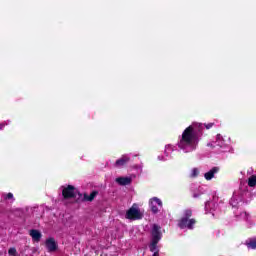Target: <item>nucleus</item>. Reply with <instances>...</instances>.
Segmentation results:
<instances>
[{"mask_svg":"<svg viewBox=\"0 0 256 256\" xmlns=\"http://www.w3.org/2000/svg\"><path fill=\"white\" fill-rule=\"evenodd\" d=\"M213 123L203 124L199 122H193L188 126L182 134L178 137L176 147L183 153H193L199 146L201 136L204 129H211Z\"/></svg>","mask_w":256,"mask_h":256,"instance_id":"f257e3e1","label":"nucleus"},{"mask_svg":"<svg viewBox=\"0 0 256 256\" xmlns=\"http://www.w3.org/2000/svg\"><path fill=\"white\" fill-rule=\"evenodd\" d=\"M211 147L216 153H227L231 151V138L218 134L215 141L211 143Z\"/></svg>","mask_w":256,"mask_h":256,"instance_id":"f03ea898","label":"nucleus"},{"mask_svg":"<svg viewBox=\"0 0 256 256\" xmlns=\"http://www.w3.org/2000/svg\"><path fill=\"white\" fill-rule=\"evenodd\" d=\"M192 215H193V211L189 209L185 210L183 212L182 217L178 221V227H180V229H188L190 231L195 229V223H197V220H195L194 218H191Z\"/></svg>","mask_w":256,"mask_h":256,"instance_id":"7ed1b4c3","label":"nucleus"},{"mask_svg":"<svg viewBox=\"0 0 256 256\" xmlns=\"http://www.w3.org/2000/svg\"><path fill=\"white\" fill-rule=\"evenodd\" d=\"M163 234L161 233V226L154 224L151 230V243L149 245L150 251H157V243L161 241Z\"/></svg>","mask_w":256,"mask_h":256,"instance_id":"20e7f679","label":"nucleus"},{"mask_svg":"<svg viewBox=\"0 0 256 256\" xmlns=\"http://www.w3.org/2000/svg\"><path fill=\"white\" fill-rule=\"evenodd\" d=\"M143 218V213L139 209V205L133 204L131 208L126 212V219L137 221Z\"/></svg>","mask_w":256,"mask_h":256,"instance_id":"39448f33","label":"nucleus"},{"mask_svg":"<svg viewBox=\"0 0 256 256\" xmlns=\"http://www.w3.org/2000/svg\"><path fill=\"white\" fill-rule=\"evenodd\" d=\"M234 215L236 221H245L248 227H251V225H253V221H251V215H249V213H247L246 211L237 209L234 212Z\"/></svg>","mask_w":256,"mask_h":256,"instance_id":"423d86ee","label":"nucleus"},{"mask_svg":"<svg viewBox=\"0 0 256 256\" xmlns=\"http://www.w3.org/2000/svg\"><path fill=\"white\" fill-rule=\"evenodd\" d=\"M249 195V192H234L232 198L230 199V205L233 207V209L237 208V205L241 203V201H245V197Z\"/></svg>","mask_w":256,"mask_h":256,"instance_id":"0eeeda50","label":"nucleus"},{"mask_svg":"<svg viewBox=\"0 0 256 256\" xmlns=\"http://www.w3.org/2000/svg\"><path fill=\"white\" fill-rule=\"evenodd\" d=\"M176 147L172 144L165 145L164 148V155L158 156V161H169V159H172L173 151H175Z\"/></svg>","mask_w":256,"mask_h":256,"instance_id":"6e6552de","label":"nucleus"},{"mask_svg":"<svg viewBox=\"0 0 256 256\" xmlns=\"http://www.w3.org/2000/svg\"><path fill=\"white\" fill-rule=\"evenodd\" d=\"M77 193V189L73 185L62 187V195L64 199H75V197H77Z\"/></svg>","mask_w":256,"mask_h":256,"instance_id":"1a4fd4ad","label":"nucleus"},{"mask_svg":"<svg viewBox=\"0 0 256 256\" xmlns=\"http://www.w3.org/2000/svg\"><path fill=\"white\" fill-rule=\"evenodd\" d=\"M149 207L152 213L156 214L163 209V202L157 197H153L149 200Z\"/></svg>","mask_w":256,"mask_h":256,"instance_id":"9d476101","label":"nucleus"},{"mask_svg":"<svg viewBox=\"0 0 256 256\" xmlns=\"http://www.w3.org/2000/svg\"><path fill=\"white\" fill-rule=\"evenodd\" d=\"M129 161H131V154H125L115 162L114 167H124Z\"/></svg>","mask_w":256,"mask_h":256,"instance_id":"9b49d317","label":"nucleus"},{"mask_svg":"<svg viewBox=\"0 0 256 256\" xmlns=\"http://www.w3.org/2000/svg\"><path fill=\"white\" fill-rule=\"evenodd\" d=\"M217 173H219V168L214 167L204 174V178L206 181H211V179H213Z\"/></svg>","mask_w":256,"mask_h":256,"instance_id":"f8f14e48","label":"nucleus"},{"mask_svg":"<svg viewBox=\"0 0 256 256\" xmlns=\"http://www.w3.org/2000/svg\"><path fill=\"white\" fill-rule=\"evenodd\" d=\"M205 211L206 213H212V215H215L214 211H217V204L213 201L206 202Z\"/></svg>","mask_w":256,"mask_h":256,"instance_id":"ddd939ff","label":"nucleus"},{"mask_svg":"<svg viewBox=\"0 0 256 256\" xmlns=\"http://www.w3.org/2000/svg\"><path fill=\"white\" fill-rule=\"evenodd\" d=\"M131 181H133V178L131 177H118L116 178V183H118V185H131Z\"/></svg>","mask_w":256,"mask_h":256,"instance_id":"4468645a","label":"nucleus"},{"mask_svg":"<svg viewBox=\"0 0 256 256\" xmlns=\"http://www.w3.org/2000/svg\"><path fill=\"white\" fill-rule=\"evenodd\" d=\"M46 247L48 251H55L57 249V243L55 242V239L49 238L46 240Z\"/></svg>","mask_w":256,"mask_h":256,"instance_id":"2eb2a0df","label":"nucleus"},{"mask_svg":"<svg viewBox=\"0 0 256 256\" xmlns=\"http://www.w3.org/2000/svg\"><path fill=\"white\" fill-rule=\"evenodd\" d=\"M30 236L32 237V240L36 243H39L41 241V232L39 230H30Z\"/></svg>","mask_w":256,"mask_h":256,"instance_id":"dca6fc26","label":"nucleus"},{"mask_svg":"<svg viewBox=\"0 0 256 256\" xmlns=\"http://www.w3.org/2000/svg\"><path fill=\"white\" fill-rule=\"evenodd\" d=\"M248 185H249V187L256 186V175H252L248 178Z\"/></svg>","mask_w":256,"mask_h":256,"instance_id":"f3484780","label":"nucleus"},{"mask_svg":"<svg viewBox=\"0 0 256 256\" xmlns=\"http://www.w3.org/2000/svg\"><path fill=\"white\" fill-rule=\"evenodd\" d=\"M97 197V191H93L90 195H85L84 199L85 201H93Z\"/></svg>","mask_w":256,"mask_h":256,"instance_id":"a211bd4d","label":"nucleus"},{"mask_svg":"<svg viewBox=\"0 0 256 256\" xmlns=\"http://www.w3.org/2000/svg\"><path fill=\"white\" fill-rule=\"evenodd\" d=\"M248 249H256V240H251L247 243Z\"/></svg>","mask_w":256,"mask_h":256,"instance_id":"6ab92c4d","label":"nucleus"},{"mask_svg":"<svg viewBox=\"0 0 256 256\" xmlns=\"http://www.w3.org/2000/svg\"><path fill=\"white\" fill-rule=\"evenodd\" d=\"M190 175H191V177H197L199 175V169L193 168L191 170V174Z\"/></svg>","mask_w":256,"mask_h":256,"instance_id":"aec40b11","label":"nucleus"},{"mask_svg":"<svg viewBox=\"0 0 256 256\" xmlns=\"http://www.w3.org/2000/svg\"><path fill=\"white\" fill-rule=\"evenodd\" d=\"M10 123H11V120H7V121L0 123V131L3 130L4 127H6V125H9Z\"/></svg>","mask_w":256,"mask_h":256,"instance_id":"412c9836","label":"nucleus"},{"mask_svg":"<svg viewBox=\"0 0 256 256\" xmlns=\"http://www.w3.org/2000/svg\"><path fill=\"white\" fill-rule=\"evenodd\" d=\"M8 253H9V255L15 256V255H17V249H15V248H10V249L8 250Z\"/></svg>","mask_w":256,"mask_h":256,"instance_id":"4be33fe9","label":"nucleus"},{"mask_svg":"<svg viewBox=\"0 0 256 256\" xmlns=\"http://www.w3.org/2000/svg\"><path fill=\"white\" fill-rule=\"evenodd\" d=\"M151 252L154 253L152 256H159V246H156V250Z\"/></svg>","mask_w":256,"mask_h":256,"instance_id":"5701e85b","label":"nucleus"},{"mask_svg":"<svg viewBox=\"0 0 256 256\" xmlns=\"http://www.w3.org/2000/svg\"><path fill=\"white\" fill-rule=\"evenodd\" d=\"M5 199H13V193L6 194Z\"/></svg>","mask_w":256,"mask_h":256,"instance_id":"b1692460","label":"nucleus"},{"mask_svg":"<svg viewBox=\"0 0 256 256\" xmlns=\"http://www.w3.org/2000/svg\"><path fill=\"white\" fill-rule=\"evenodd\" d=\"M136 169H138L141 173V171H143V164H140L139 166H137Z\"/></svg>","mask_w":256,"mask_h":256,"instance_id":"393cba45","label":"nucleus"},{"mask_svg":"<svg viewBox=\"0 0 256 256\" xmlns=\"http://www.w3.org/2000/svg\"><path fill=\"white\" fill-rule=\"evenodd\" d=\"M199 195H200V194L194 193V194H193L194 199H197V197H199Z\"/></svg>","mask_w":256,"mask_h":256,"instance_id":"a878e982","label":"nucleus"}]
</instances>
